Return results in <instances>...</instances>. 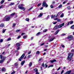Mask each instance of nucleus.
<instances>
[{"mask_svg": "<svg viewBox=\"0 0 74 74\" xmlns=\"http://www.w3.org/2000/svg\"><path fill=\"white\" fill-rule=\"evenodd\" d=\"M3 41V39H1L0 40V42H2Z\"/></svg>", "mask_w": 74, "mask_h": 74, "instance_id": "ea45409f", "label": "nucleus"}, {"mask_svg": "<svg viewBox=\"0 0 74 74\" xmlns=\"http://www.w3.org/2000/svg\"><path fill=\"white\" fill-rule=\"evenodd\" d=\"M49 15H48L47 17V18L48 19H49Z\"/></svg>", "mask_w": 74, "mask_h": 74, "instance_id": "680f3d73", "label": "nucleus"}, {"mask_svg": "<svg viewBox=\"0 0 74 74\" xmlns=\"http://www.w3.org/2000/svg\"><path fill=\"white\" fill-rule=\"evenodd\" d=\"M58 14H57V16H56L55 15H54L53 16V15H51V19H52V18H55V17H58Z\"/></svg>", "mask_w": 74, "mask_h": 74, "instance_id": "6e6552de", "label": "nucleus"}, {"mask_svg": "<svg viewBox=\"0 0 74 74\" xmlns=\"http://www.w3.org/2000/svg\"><path fill=\"white\" fill-rule=\"evenodd\" d=\"M23 38L24 39H26V38H27V36H23Z\"/></svg>", "mask_w": 74, "mask_h": 74, "instance_id": "72a5a7b5", "label": "nucleus"}, {"mask_svg": "<svg viewBox=\"0 0 74 74\" xmlns=\"http://www.w3.org/2000/svg\"><path fill=\"white\" fill-rule=\"evenodd\" d=\"M11 59H9V61H7V63H10V62H11Z\"/></svg>", "mask_w": 74, "mask_h": 74, "instance_id": "7c9ffc66", "label": "nucleus"}, {"mask_svg": "<svg viewBox=\"0 0 74 74\" xmlns=\"http://www.w3.org/2000/svg\"><path fill=\"white\" fill-rule=\"evenodd\" d=\"M65 35H66V34L65 33H63L61 34V36H65Z\"/></svg>", "mask_w": 74, "mask_h": 74, "instance_id": "58836bf2", "label": "nucleus"}, {"mask_svg": "<svg viewBox=\"0 0 74 74\" xmlns=\"http://www.w3.org/2000/svg\"><path fill=\"white\" fill-rule=\"evenodd\" d=\"M62 6V5L61 4L58 6V8H61Z\"/></svg>", "mask_w": 74, "mask_h": 74, "instance_id": "f704fd0d", "label": "nucleus"}, {"mask_svg": "<svg viewBox=\"0 0 74 74\" xmlns=\"http://www.w3.org/2000/svg\"><path fill=\"white\" fill-rule=\"evenodd\" d=\"M20 31V29H17V30H16V32H19Z\"/></svg>", "mask_w": 74, "mask_h": 74, "instance_id": "09e8293b", "label": "nucleus"}, {"mask_svg": "<svg viewBox=\"0 0 74 74\" xmlns=\"http://www.w3.org/2000/svg\"><path fill=\"white\" fill-rule=\"evenodd\" d=\"M31 53V51H29L28 53V54L29 55V54H30V53Z\"/></svg>", "mask_w": 74, "mask_h": 74, "instance_id": "8fccbe9b", "label": "nucleus"}, {"mask_svg": "<svg viewBox=\"0 0 74 74\" xmlns=\"http://www.w3.org/2000/svg\"><path fill=\"white\" fill-rule=\"evenodd\" d=\"M16 45L17 47H19V46H20V44L19 43H17L16 44Z\"/></svg>", "mask_w": 74, "mask_h": 74, "instance_id": "b1692460", "label": "nucleus"}, {"mask_svg": "<svg viewBox=\"0 0 74 74\" xmlns=\"http://www.w3.org/2000/svg\"><path fill=\"white\" fill-rule=\"evenodd\" d=\"M63 16H64V14L62 13L60 15V17L61 18H62L63 17Z\"/></svg>", "mask_w": 74, "mask_h": 74, "instance_id": "5701e85b", "label": "nucleus"}, {"mask_svg": "<svg viewBox=\"0 0 74 74\" xmlns=\"http://www.w3.org/2000/svg\"><path fill=\"white\" fill-rule=\"evenodd\" d=\"M54 39H55L54 37L51 38V39L49 40V42H51V41H53Z\"/></svg>", "mask_w": 74, "mask_h": 74, "instance_id": "2eb2a0df", "label": "nucleus"}, {"mask_svg": "<svg viewBox=\"0 0 74 74\" xmlns=\"http://www.w3.org/2000/svg\"><path fill=\"white\" fill-rule=\"evenodd\" d=\"M70 24H72V23H73V21H71L70 23Z\"/></svg>", "mask_w": 74, "mask_h": 74, "instance_id": "13d9d810", "label": "nucleus"}, {"mask_svg": "<svg viewBox=\"0 0 74 74\" xmlns=\"http://www.w3.org/2000/svg\"><path fill=\"white\" fill-rule=\"evenodd\" d=\"M45 68H47V67H48V65H47L46 64H45Z\"/></svg>", "mask_w": 74, "mask_h": 74, "instance_id": "4d7b16f0", "label": "nucleus"}, {"mask_svg": "<svg viewBox=\"0 0 74 74\" xmlns=\"http://www.w3.org/2000/svg\"><path fill=\"white\" fill-rule=\"evenodd\" d=\"M41 3H39L38 5V7H39V6H40V5H41Z\"/></svg>", "mask_w": 74, "mask_h": 74, "instance_id": "37998d69", "label": "nucleus"}, {"mask_svg": "<svg viewBox=\"0 0 74 74\" xmlns=\"http://www.w3.org/2000/svg\"><path fill=\"white\" fill-rule=\"evenodd\" d=\"M71 29H74V25L72 26L71 27Z\"/></svg>", "mask_w": 74, "mask_h": 74, "instance_id": "393cba45", "label": "nucleus"}, {"mask_svg": "<svg viewBox=\"0 0 74 74\" xmlns=\"http://www.w3.org/2000/svg\"><path fill=\"white\" fill-rule=\"evenodd\" d=\"M53 65H50L48 67V68L50 67H53Z\"/></svg>", "mask_w": 74, "mask_h": 74, "instance_id": "5fc2aeb1", "label": "nucleus"}, {"mask_svg": "<svg viewBox=\"0 0 74 74\" xmlns=\"http://www.w3.org/2000/svg\"><path fill=\"white\" fill-rule=\"evenodd\" d=\"M69 23H70V22L67 23V24L66 26H69Z\"/></svg>", "mask_w": 74, "mask_h": 74, "instance_id": "69168bd1", "label": "nucleus"}, {"mask_svg": "<svg viewBox=\"0 0 74 74\" xmlns=\"http://www.w3.org/2000/svg\"><path fill=\"white\" fill-rule=\"evenodd\" d=\"M50 7L51 8H53V5H51Z\"/></svg>", "mask_w": 74, "mask_h": 74, "instance_id": "49530a36", "label": "nucleus"}, {"mask_svg": "<svg viewBox=\"0 0 74 74\" xmlns=\"http://www.w3.org/2000/svg\"><path fill=\"white\" fill-rule=\"evenodd\" d=\"M15 73V71H13V72H12L11 73V74H14Z\"/></svg>", "mask_w": 74, "mask_h": 74, "instance_id": "a18cd8bd", "label": "nucleus"}, {"mask_svg": "<svg viewBox=\"0 0 74 74\" xmlns=\"http://www.w3.org/2000/svg\"><path fill=\"white\" fill-rule=\"evenodd\" d=\"M42 6L43 7H45L46 6V7H48V5L47 4V3H46V2L44 1L42 3Z\"/></svg>", "mask_w": 74, "mask_h": 74, "instance_id": "20e7f679", "label": "nucleus"}, {"mask_svg": "<svg viewBox=\"0 0 74 74\" xmlns=\"http://www.w3.org/2000/svg\"><path fill=\"white\" fill-rule=\"evenodd\" d=\"M4 59L1 60L0 61V63H3V62H4Z\"/></svg>", "mask_w": 74, "mask_h": 74, "instance_id": "6ab92c4d", "label": "nucleus"}, {"mask_svg": "<svg viewBox=\"0 0 74 74\" xmlns=\"http://www.w3.org/2000/svg\"><path fill=\"white\" fill-rule=\"evenodd\" d=\"M18 8L19 9H20V10H22L23 11H25V8H24V7H23V4H21L20 5H18Z\"/></svg>", "mask_w": 74, "mask_h": 74, "instance_id": "f03ea898", "label": "nucleus"}, {"mask_svg": "<svg viewBox=\"0 0 74 74\" xmlns=\"http://www.w3.org/2000/svg\"><path fill=\"white\" fill-rule=\"evenodd\" d=\"M11 40V38H9L8 39L7 41H10V40Z\"/></svg>", "mask_w": 74, "mask_h": 74, "instance_id": "c85d7f7f", "label": "nucleus"}, {"mask_svg": "<svg viewBox=\"0 0 74 74\" xmlns=\"http://www.w3.org/2000/svg\"><path fill=\"white\" fill-rule=\"evenodd\" d=\"M73 54L72 53H68V56L67 59L69 60V61H71L72 57H73Z\"/></svg>", "mask_w": 74, "mask_h": 74, "instance_id": "f257e3e1", "label": "nucleus"}, {"mask_svg": "<svg viewBox=\"0 0 74 74\" xmlns=\"http://www.w3.org/2000/svg\"><path fill=\"white\" fill-rule=\"evenodd\" d=\"M4 0H2L1 1V4H3V3H4Z\"/></svg>", "mask_w": 74, "mask_h": 74, "instance_id": "4be33fe9", "label": "nucleus"}, {"mask_svg": "<svg viewBox=\"0 0 74 74\" xmlns=\"http://www.w3.org/2000/svg\"><path fill=\"white\" fill-rule=\"evenodd\" d=\"M61 46H62V48H64L65 47L63 45H62Z\"/></svg>", "mask_w": 74, "mask_h": 74, "instance_id": "0e129e2a", "label": "nucleus"}, {"mask_svg": "<svg viewBox=\"0 0 74 74\" xmlns=\"http://www.w3.org/2000/svg\"><path fill=\"white\" fill-rule=\"evenodd\" d=\"M53 23L54 25H56V23H57V22H54V23Z\"/></svg>", "mask_w": 74, "mask_h": 74, "instance_id": "e2e57ef3", "label": "nucleus"}, {"mask_svg": "<svg viewBox=\"0 0 74 74\" xmlns=\"http://www.w3.org/2000/svg\"><path fill=\"white\" fill-rule=\"evenodd\" d=\"M63 72H64V70H63L62 71L61 73V74H62L63 73Z\"/></svg>", "mask_w": 74, "mask_h": 74, "instance_id": "3c124183", "label": "nucleus"}, {"mask_svg": "<svg viewBox=\"0 0 74 74\" xmlns=\"http://www.w3.org/2000/svg\"><path fill=\"white\" fill-rule=\"evenodd\" d=\"M36 74H39V73L38 72H36Z\"/></svg>", "mask_w": 74, "mask_h": 74, "instance_id": "774afa93", "label": "nucleus"}, {"mask_svg": "<svg viewBox=\"0 0 74 74\" xmlns=\"http://www.w3.org/2000/svg\"><path fill=\"white\" fill-rule=\"evenodd\" d=\"M57 21H58V22H60V19H58L57 20Z\"/></svg>", "mask_w": 74, "mask_h": 74, "instance_id": "052dcab7", "label": "nucleus"}, {"mask_svg": "<svg viewBox=\"0 0 74 74\" xmlns=\"http://www.w3.org/2000/svg\"><path fill=\"white\" fill-rule=\"evenodd\" d=\"M14 65L15 66H16V67H17L18 66V63L16 62L15 63Z\"/></svg>", "mask_w": 74, "mask_h": 74, "instance_id": "a211bd4d", "label": "nucleus"}, {"mask_svg": "<svg viewBox=\"0 0 74 74\" xmlns=\"http://www.w3.org/2000/svg\"><path fill=\"white\" fill-rule=\"evenodd\" d=\"M73 36L72 35H70L68 36V39L70 40H73Z\"/></svg>", "mask_w": 74, "mask_h": 74, "instance_id": "0eeeda50", "label": "nucleus"}, {"mask_svg": "<svg viewBox=\"0 0 74 74\" xmlns=\"http://www.w3.org/2000/svg\"><path fill=\"white\" fill-rule=\"evenodd\" d=\"M67 8L68 10H71V8H70V6H68Z\"/></svg>", "mask_w": 74, "mask_h": 74, "instance_id": "e433bc0d", "label": "nucleus"}, {"mask_svg": "<svg viewBox=\"0 0 74 74\" xmlns=\"http://www.w3.org/2000/svg\"><path fill=\"white\" fill-rule=\"evenodd\" d=\"M47 30H48L47 29H45L43 30V32H47Z\"/></svg>", "mask_w": 74, "mask_h": 74, "instance_id": "473e14b6", "label": "nucleus"}, {"mask_svg": "<svg viewBox=\"0 0 74 74\" xmlns=\"http://www.w3.org/2000/svg\"><path fill=\"white\" fill-rule=\"evenodd\" d=\"M5 31H6V29H3L2 31V32L3 33H5Z\"/></svg>", "mask_w": 74, "mask_h": 74, "instance_id": "bb28decb", "label": "nucleus"}, {"mask_svg": "<svg viewBox=\"0 0 74 74\" xmlns=\"http://www.w3.org/2000/svg\"><path fill=\"white\" fill-rule=\"evenodd\" d=\"M61 13H62V12H59V13H58V14H58V15H60V14H61Z\"/></svg>", "mask_w": 74, "mask_h": 74, "instance_id": "4c0bfd02", "label": "nucleus"}, {"mask_svg": "<svg viewBox=\"0 0 74 74\" xmlns=\"http://www.w3.org/2000/svg\"><path fill=\"white\" fill-rule=\"evenodd\" d=\"M25 20L26 21H27V22H28L29 21V18H27L25 19Z\"/></svg>", "mask_w": 74, "mask_h": 74, "instance_id": "2f4dec72", "label": "nucleus"}, {"mask_svg": "<svg viewBox=\"0 0 74 74\" xmlns=\"http://www.w3.org/2000/svg\"><path fill=\"white\" fill-rule=\"evenodd\" d=\"M15 15V13H13L10 14V16H14Z\"/></svg>", "mask_w": 74, "mask_h": 74, "instance_id": "f3484780", "label": "nucleus"}, {"mask_svg": "<svg viewBox=\"0 0 74 74\" xmlns=\"http://www.w3.org/2000/svg\"><path fill=\"white\" fill-rule=\"evenodd\" d=\"M25 53H23L21 56V58H19V61H21L22 59H23V58L24 56H25Z\"/></svg>", "mask_w": 74, "mask_h": 74, "instance_id": "423d86ee", "label": "nucleus"}, {"mask_svg": "<svg viewBox=\"0 0 74 74\" xmlns=\"http://www.w3.org/2000/svg\"><path fill=\"white\" fill-rule=\"evenodd\" d=\"M15 4V3H12L10 4V5H14Z\"/></svg>", "mask_w": 74, "mask_h": 74, "instance_id": "a878e982", "label": "nucleus"}, {"mask_svg": "<svg viewBox=\"0 0 74 74\" xmlns=\"http://www.w3.org/2000/svg\"><path fill=\"white\" fill-rule=\"evenodd\" d=\"M32 8H33V7H31L30 8H29V11H30V10H32Z\"/></svg>", "mask_w": 74, "mask_h": 74, "instance_id": "c03bdc74", "label": "nucleus"}, {"mask_svg": "<svg viewBox=\"0 0 74 74\" xmlns=\"http://www.w3.org/2000/svg\"><path fill=\"white\" fill-rule=\"evenodd\" d=\"M25 63V61H22L21 62V65L22 66H23V64H24V63Z\"/></svg>", "mask_w": 74, "mask_h": 74, "instance_id": "9b49d317", "label": "nucleus"}, {"mask_svg": "<svg viewBox=\"0 0 74 74\" xmlns=\"http://www.w3.org/2000/svg\"><path fill=\"white\" fill-rule=\"evenodd\" d=\"M59 30H57L55 32V35H56V34H58V33H59Z\"/></svg>", "mask_w": 74, "mask_h": 74, "instance_id": "4468645a", "label": "nucleus"}, {"mask_svg": "<svg viewBox=\"0 0 74 74\" xmlns=\"http://www.w3.org/2000/svg\"><path fill=\"white\" fill-rule=\"evenodd\" d=\"M71 73V71H68L66 73H65L64 74H70Z\"/></svg>", "mask_w": 74, "mask_h": 74, "instance_id": "ddd939ff", "label": "nucleus"}, {"mask_svg": "<svg viewBox=\"0 0 74 74\" xmlns=\"http://www.w3.org/2000/svg\"><path fill=\"white\" fill-rule=\"evenodd\" d=\"M56 60H51L50 61V62L51 63H53L54 62H56Z\"/></svg>", "mask_w": 74, "mask_h": 74, "instance_id": "9d476101", "label": "nucleus"}, {"mask_svg": "<svg viewBox=\"0 0 74 74\" xmlns=\"http://www.w3.org/2000/svg\"><path fill=\"white\" fill-rule=\"evenodd\" d=\"M0 59H2V58H3V56L1 55H0Z\"/></svg>", "mask_w": 74, "mask_h": 74, "instance_id": "79ce46f5", "label": "nucleus"}, {"mask_svg": "<svg viewBox=\"0 0 74 74\" xmlns=\"http://www.w3.org/2000/svg\"><path fill=\"white\" fill-rule=\"evenodd\" d=\"M4 18L6 21H9L10 20V17L9 16H6Z\"/></svg>", "mask_w": 74, "mask_h": 74, "instance_id": "7ed1b4c3", "label": "nucleus"}, {"mask_svg": "<svg viewBox=\"0 0 74 74\" xmlns=\"http://www.w3.org/2000/svg\"><path fill=\"white\" fill-rule=\"evenodd\" d=\"M13 27L15 26V24L13 23Z\"/></svg>", "mask_w": 74, "mask_h": 74, "instance_id": "864d4df0", "label": "nucleus"}, {"mask_svg": "<svg viewBox=\"0 0 74 74\" xmlns=\"http://www.w3.org/2000/svg\"><path fill=\"white\" fill-rule=\"evenodd\" d=\"M42 15V13H40L39 15L38 16L39 17H41V16Z\"/></svg>", "mask_w": 74, "mask_h": 74, "instance_id": "c756f323", "label": "nucleus"}, {"mask_svg": "<svg viewBox=\"0 0 74 74\" xmlns=\"http://www.w3.org/2000/svg\"><path fill=\"white\" fill-rule=\"evenodd\" d=\"M41 32H38L36 34V36H39V35H40V34H41Z\"/></svg>", "mask_w": 74, "mask_h": 74, "instance_id": "412c9836", "label": "nucleus"}, {"mask_svg": "<svg viewBox=\"0 0 74 74\" xmlns=\"http://www.w3.org/2000/svg\"><path fill=\"white\" fill-rule=\"evenodd\" d=\"M60 67H59L58 69L57 70V71H58V70H59L60 69Z\"/></svg>", "mask_w": 74, "mask_h": 74, "instance_id": "603ef678", "label": "nucleus"}, {"mask_svg": "<svg viewBox=\"0 0 74 74\" xmlns=\"http://www.w3.org/2000/svg\"><path fill=\"white\" fill-rule=\"evenodd\" d=\"M24 34H25V33H21V36H23V35H24Z\"/></svg>", "mask_w": 74, "mask_h": 74, "instance_id": "6e6d98bb", "label": "nucleus"}, {"mask_svg": "<svg viewBox=\"0 0 74 74\" xmlns=\"http://www.w3.org/2000/svg\"><path fill=\"white\" fill-rule=\"evenodd\" d=\"M40 53V51H37L36 52V54H39Z\"/></svg>", "mask_w": 74, "mask_h": 74, "instance_id": "c9c22d12", "label": "nucleus"}, {"mask_svg": "<svg viewBox=\"0 0 74 74\" xmlns=\"http://www.w3.org/2000/svg\"><path fill=\"white\" fill-rule=\"evenodd\" d=\"M4 25L3 23H1L0 25V27H4Z\"/></svg>", "mask_w": 74, "mask_h": 74, "instance_id": "dca6fc26", "label": "nucleus"}, {"mask_svg": "<svg viewBox=\"0 0 74 74\" xmlns=\"http://www.w3.org/2000/svg\"><path fill=\"white\" fill-rule=\"evenodd\" d=\"M42 67H44V63H43L42 64Z\"/></svg>", "mask_w": 74, "mask_h": 74, "instance_id": "bf43d9fd", "label": "nucleus"}, {"mask_svg": "<svg viewBox=\"0 0 74 74\" xmlns=\"http://www.w3.org/2000/svg\"><path fill=\"white\" fill-rule=\"evenodd\" d=\"M34 71L36 72H37L38 71V69L37 68H35L34 69Z\"/></svg>", "mask_w": 74, "mask_h": 74, "instance_id": "cd10ccee", "label": "nucleus"}, {"mask_svg": "<svg viewBox=\"0 0 74 74\" xmlns=\"http://www.w3.org/2000/svg\"><path fill=\"white\" fill-rule=\"evenodd\" d=\"M58 28H59L58 27V25H56V26H55V27H54V29L55 30L56 29H58Z\"/></svg>", "mask_w": 74, "mask_h": 74, "instance_id": "f8f14e48", "label": "nucleus"}, {"mask_svg": "<svg viewBox=\"0 0 74 74\" xmlns=\"http://www.w3.org/2000/svg\"><path fill=\"white\" fill-rule=\"evenodd\" d=\"M31 57V55H29L28 56V58H30Z\"/></svg>", "mask_w": 74, "mask_h": 74, "instance_id": "de8ad7c7", "label": "nucleus"}, {"mask_svg": "<svg viewBox=\"0 0 74 74\" xmlns=\"http://www.w3.org/2000/svg\"><path fill=\"white\" fill-rule=\"evenodd\" d=\"M2 71L5 72L6 71V69L4 68H3L1 70Z\"/></svg>", "mask_w": 74, "mask_h": 74, "instance_id": "1a4fd4ad", "label": "nucleus"}, {"mask_svg": "<svg viewBox=\"0 0 74 74\" xmlns=\"http://www.w3.org/2000/svg\"><path fill=\"white\" fill-rule=\"evenodd\" d=\"M21 36H18L17 39H19V38H21Z\"/></svg>", "mask_w": 74, "mask_h": 74, "instance_id": "a19ab883", "label": "nucleus"}, {"mask_svg": "<svg viewBox=\"0 0 74 74\" xmlns=\"http://www.w3.org/2000/svg\"><path fill=\"white\" fill-rule=\"evenodd\" d=\"M32 62H30L29 64V67H31V66H32Z\"/></svg>", "mask_w": 74, "mask_h": 74, "instance_id": "aec40b11", "label": "nucleus"}, {"mask_svg": "<svg viewBox=\"0 0 74 74\" xmlns=\"http://www.w3.org/2000/svg\"><path fill=\"white\" fill-rule=\"evenodd\" d=\"M64 25V23H63L62 24H60L59 25H58V28H61L62 27V26H63Z\"/></svg>", "mask_w": 74, "mask_h": 74, "instance_id": "39448f33", "label": "nucleus"}, {"mask_svg": "<svg viewBox=\"0 0 74 74\" xmlns=\"http://www.w3.org/2000/svg\"><path fill=\"white\" fill-rule=\"evenodd\" d=\"M41 60H42V58H40L39 59V61H41Z\"/></svg>", "mask_w": 74, "mask_h": 74, "instance_id": "338daca9", "label": "nucleus"}]
</instances>
